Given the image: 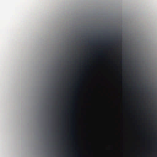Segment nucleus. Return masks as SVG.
<instances>
[{
	"label": "nucleus",
	"instance_id": "1",
	"mask_svg": "<svg viewBox=\"0 0 157 157\" xmlns=\"http://www.w3.org/2000/svg\"><path fill=\"white\" fill-rule=\"evenodd\" d=\"M115 43L116 44H117V46L118 47H119V46H120V44H119L118 42L117 41H116L115 42Z\"/></svg>",
	"mask_w": 157,
	"mask_h": 157
},
{
	"label": "nucleus",
	"instance_id": "2",
	"mask_svg": "<svg viewBox=\"0 0 157 157\" xmlns=\"http://www.w3.org/2000/svg\"><path fill=\"white\" fill-rule=\"evenodd\" d=\"M72 132H74V131L73 130V131H72Z\"/></svg>",
	"mask_w": 157,
	"mask_h": 157
}]
</instances>
